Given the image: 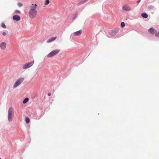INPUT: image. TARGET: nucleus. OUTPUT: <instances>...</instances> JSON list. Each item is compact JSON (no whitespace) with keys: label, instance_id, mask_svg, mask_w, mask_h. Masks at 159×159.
I'll return each instance as SVG.
<instances>
[{"label":"nucleus","instance_id":"f257e3e1","mask_svg":"<svg viewBox=\"0 0 159 159\" xmlns=\"http://www.w3.org/2000/svg\"><path fill=\"white\" fill-rule=\"evenodd\" d=\"M37 4H32L30 7V9L29 11V15L30 18L33 19L37 15Z\"/></svg>","mask_w":159,"mask_h":159},{"label":"nucleus","instance_id":"f03ea898","mask_svg":"<svg viewBox=\"0 0 159 159\" xmlns=\"http://www.w3.org/2000/svg\"><path fill=\"white\" fill-rule=\"evenodd\" d=\"M14 116L13 108L11 107L9 108L8 112V120L9 121L12 120Z\"/></svg>","mask_w":159,"mask_h":159},{"label":"nucleus","instance_id":"7ed1b4c3","mask_svg":"<svg viewBox=\"0 0 159 159\" xmlns=\"http://www.w3.org/2000/svg\"><path fill=\"white\" fill-rule=\"evenodd\" d=\"M60 52V50L59 49L53 50L47 55V57L48 58H50L53 57L58 54Z\"/></svg>","mask_w":159,"mask_h":159},{"label":"nucleus","instance_id":"20e7f679","mask_svg":"<svg viewBox=\"0 0 159 159\" xmlns=\"http://www.w3.org/2000/svg\"><path fill=\"white\" fill-rule=\"evenodd\" d=\"M24 80V78H21L18 79L15 82L13 88L15 89L19 86L23 81Z\"/></svg>","mask_w":159,"mask_h":159},{"label":"nucleus","instance_id":"39448f33","mask_svg":"<svg viewBox=\"0 0 159 159\" xmlns=\"http://www.w3.org/2000/svg\"><path fill=\"white\" fill-rule=\"evenodd\" d=\"M34 61H33L28 63H26L24 64L23 66V68L24 69L28 68L34 64Z\"/></svg>","mask_w":159,"mask_h":159},{"label":"nucleus","instance_id":"423d86ee","mask_svg":"<svg viewBox=\"0 0 159 159\" xmlns=\"http://www.w3.org/2000/svg\"><path fill=\"white\" fill-rule=\"evenodd\" d=\"M122 8L123 10L126 11H129L131 10L130 7L127 4L124 5L122 7Z\"/></svg>","mask_w":159,"mask_h":159},{"label":"nucleus","instance_id":"0eeeda50","mask_svg":"<svg viewBox=\"0 0 159 159\" xmlns=\"http://www.w3.org/2000/svg\"><path fill=\"white\" fill-rule=\"evenodd\" d=\"M82 33V31L80 30L73 33L71 35H72L73 36H78L80 35Z\"/></svg>","mask_w":159,"mask_h":159},{"label":"nucleus","instance_id":"6e6552de","mask_svg":"<svg viewBox=\"0 0 159 159\" xmlns=\"http://www.w3.org/2000/svg\"><path fill=\"white\" fill-rule=\"evenodd\" d=\"M6 46V43L5 42H2L0 44V47L2 50L5 49Z\"/></svg>","mask_w":159,"mask_h":159},{"label":"nucleus","instance_id":"1a4fd4ad","mask_svg":"<svg viewBox=\"0 0 159 159\" xmlns=\"http://www.w3.org/2000/svg\"><path fill=\"white\" fill-rule=\"evenodd\" d=\"M149 32L151 34H154L157 32V30L153 28H151L148 30Z\"/></svg>","mask_w":159,"mask_h":159},{"label":"nucleus","instance_id":"9d476101","mask_svg":"<svg viewBox=\"0 0 159 159\" xmlns=\"http://www.w3.org/2000/svg\"><path fill=\"white\" fill-rule=\"evenodd\" d=\"M57 38V37H52L49 39L47 41V43H50L54 41Z\"/></svg>","mask_w":159,"mask_h":159},{"label":"nucleus","instance_id":"9b49d317","mask_svg":"<svg viewBox=\"0 0 159 159\" xmlns=\"http://www.w3.org/2000/svg\"><path fill=\"white\" fill-rule=\"evenodd\" d=\"M13 19L14 20L18 21L20 20V17L17 15H14L13 16Z\"/></svg>","mask_w":159,"mask_h":159},{"label":"nucleus","instance_id":"f8f14e48","mask_svg":"<svg viewBox=\"0 0 159 159\" xmlns=\"http://www.w3.org/2000/svg\"><path fill=\"white\" fill-rule=\"evenodd\" d=\"M141 16L145 18H147L148 17L147 14L146 13H142Z\"/></svg>","mask_w":159,"mask_h":159},{"label":"nucleus","instance_id":"ddd939ff","mask_svg":"<svg viewBox=\"0 0 159 159\" xmlns=\"http://www.w3.org/2000/svg\"><path fill=\"white\" fill-rule=\"evenodd\" d=\"M28 100H29V98H26L23 100V103L24 104L25 103L28 101Z\"/></svg>","mask_w":159,"mask_h":159},{"label":"nucleus","instance_id":"4468645a","mask_svg":"<svg viewBox=\"0 0 159 159\" xmlns=\"http://www.w3.org/2000/svg\"><path fill=\"white\" fill-rule=\"evenodd\" d=\"M50 2L49 1V0H46L44 2V5H48L49 4Z\"/></svg>","mask_w":159,"mask_h":159},{"label":"nucleus","instance_id":"2eb2a0df","mask_svg":"<svg viewBox=\"0 0 159 159\" xmlns=\"http://www.w3.org/2000/svg\"><path fill=\"white\" fill-rule=\"evenodd\" d=\"M30 121V120L29 118L27 117L25 118V122L27 123H29Z\"/></svg>","mask_w":159,"mask_h":159},{"label":"nucleus","instance_id":"dca6fc26","mask_svg":"<svg viewBox=\"0 0 159 159\" xmlns=\"http://www.w3.org/2000/svg\"><path fill=\"white\" fill-rule=\"evenodd\" d=\"M121 26L122 27H123L125 26V24L124 22H122L121 24Z\"/></svg>","mask_w":159,"mask_h":159},{"label":"nucleus","instance_id":"f3484780","mask_svg":"<svg viewBox=\"0 0 159 159\" xmlns=\"http://www.w3.org/2000/svg\"><path fill=\"white\" fill-rule=\"evenodd\" d=\"M1 26L2 27L4 28H6V27L4 23H2Z\"/></svg>","mask_w":159,"mask_h":159},{"label":"nucleus","instance_id":"a211bd4d","mask_svg":"<svg viewBox=\"0 0 159 159\" xmlns=\"http://www.w3.org/2000/svg\"><path fill=\"white\" fill-rule=\"evenodd\" d=\"M155 35L157 37H158L159 38V31L158 33H156L155 34Z\"/></svg>","mask_w":159,"mask_h":159},{"label":"nucleus","instance_id":"6ab92c4d","mask_svg":"<svg viewBox=\"0 0 159 159\" xmlns=\"http://www.w3.org/2000/svg\"><path fill=\"white\" fill-rule=\"evenodd\" d=\"M88 0H83L81 1L82 4H84Z\"/></svg>","mask_w":159,"mask_h":159},{"label":"nucleus","instance_id":"aec40b11","mask_svg":"<svg viewBox=\"0 0 159 159\" xmlns=\"http://www.w3.org/2000/svg\"><path fill=\"white\" fill-rule=\"evenodd\" d=\"M18 5L20 7H21L22 6V4L21 3H20V2H19L18 3Z\"/></svg>","mask_w":159,"mask_h":159},{"label":"nucleus","instance_id":"412c9836","mask_svg":"<svg viewBox=\"0 0 159 159\" xmlns=\"http://www.w3.org/2000/svg\"><path fill=\"white\" fill-rule=\"evenodd\" d=\"M15 12L16 13H18L19 14H20V11H19L18 10L16 11Z\"/></svg>","mask_w":159,"mask_h":159},{"label":"nucleus","instance_id":"4be33fe9","mask_svg":"<svg viewBox=\"0 0 159 159\" xmlns=\"http://www.w3.org/2000/svg\"><path fill=\"white\" fill-rule=\"evenodd\" d=\"M82 4V3L80 1V2H79L78 3H77V5H80Z\"/></svg>","mask_w":159,"mask_h":159},{"label":"nucleus","instance_id":"5701e85b","mask_svg":"<svg viewBox=\"0 0 159 159\" xmlns=\"http://www.w3.org/2000/svg\"><path fill=\"white\" fill-rule=\"evenodd\" d=\"M82 4V3L80 1V2H79L78 3H77V5H80Z\"/></svg>","mask_w":159,"mask_h":159},{"label":"nucleus","instance_id":"b1692460","mask_svg":"<svg viewBox=\"0 0 159 159\" xmlns=\"http://www.w3.org/2000/svg\"><path fill=\"white\" fill-rule=\"evenodd\" d=\"M2 34L3 36H5L6 34V33L5 32H3Z\"/></svg>","mask_w":159,"mask_h":159},{"label":"nucleus","instance_id":"393cba45","mask_svg":"<svg viewBox=\"0 0 159 159\" xmlns=\"http://www.w3.org/2000/svg\"><path fill=\"white\" fill-rule=\"evenodd\" d=\"M48 96H51V93H48Z\"/></svg>","mask_w":159,"mask_h":159},{"label":"nucleus","instance_id":"a878e982","mask_svg":"<svg viewBox=\"0 0 159 159\" xmlns=\"http://www.w3.org/2000/svg\"><path fill=\"white\" fill-rule=\"evenodd\" d=\"M141 0H139L137 2V3H139L140 2Z\"/></svg>","mask_w":159,"mask_h":159},{"label":"nucleus","instance_id":"bb28decb","mask_svg":"<svg viewBox=\"0 0 159 159\" xmlns=\"http://www.w3.org/2000/svg\"><path fill=\"white\" fill-rule=\"evenodd\" d=\"M0 159H2L0 158Z\"/></svg>","mask_w":159,"mask_h":159}]
</instances>
